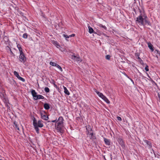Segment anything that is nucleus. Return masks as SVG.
<instances>
[{"mask_svg":"<svg viewBox=\"0 0 160 160\" xmlns=\"http://www.w3.org/2000/svg\"><path fill=\"white\" fill-rule=\"evenodd\" d=\"M140 15L136 18V22L137 24L140 25L145 26L144 21L145 18H148L145 15V13L142 12L140 10H139Z\"/></svg>","mask_w":160,"mask_h":160,"instance_id":"f257e3e1","label":"nucleus"},{"mask_svg":"<svg viewBox=\"0 0 160 160\" xmlns=\"http://www.w3.org/2000/svg\"><path fill=\"white\" fill-rule=\"evenodd\" d=\"M33 125L34 126V129L38 134L39 133V129L38 127L42 128L43 126V124L42 123L41 120H39L37 122V121L35 118H33Z\"/></svg>","mask_w":160,"mask_h":160,"instance_id":"f03ea898","label":"nucleus"},{"mask_svg":"<svg viewBox=\"0 0 160 160\" xmlns=\"http://www.w3.org/2000/svg\"><path fill=\"white\" fill-rule=\"evenodd\" d=\"M32 94L35 100L44 99V97L41 95H37V93L34 90H32L31 91Z\"/></svg>","mask_w":160,"mask_h":160,"instance_id":"7ed1b4c3","label":"nucleus"},{"mask_svg":"<svg viewBox=\"0 0 160 160\" xmlns=\"http://www.w3.org/2000/svg\"><path fill=\"white\" fill-rule=\"evenodd\" d=\"M63 126V124H57V125H56V128L58 132H60L61 133H63V130L62 129Z\"/></svg>","mask_w":160,"mask_h":160,"instance_id":"20e7f679","label":"nucleus"},{"mask_svg":"<svg viewBox=\"0 0 160 160\" xmlns=\"http://www.w3.org/2000/svg\"><path fill=\"white\" fill-rule=\"evenodd\" d=\"M19 61L23 63H24L26 60V58L25 57L24 53H20L19 56Z\"/></svg>","mask_w":160,"mask_h":160,"instance_id":"39448f33","label":"nucleus"},{"mask_svg":"<svg viewBox=\"0 0 160 160\" xmlns=\"http://www.w3.org/2000/svg\"><path fill=\"white\" fill-rule=\"evenodd\" d=\"M46 113V112H40V114L41 116V118L42 119L45 120H47L48 118H49L48 116H46L45 113Z\"/></svg>","mask_w":160,"mask_h":160,"instance_id":"423d86ee","label":"nucleus"},{"mask_svg":"<svg viewBox=\"0 0 160 160\" xmlns=\"http://www.w3.org/2000/svg\"><path fill=\"white\" fill-rule=\"evenodd\" d=\"M71 59L77 62H81L82 61L81 59L79 57H77L74 55L72 56Z\"/></svg>","mask_w":160,"mask_h":160,"instance_id":"0eeeda50","label":"nucleus"},{"mask_svg":"<svg viewBox=\"0 0 160 160\" xmlns=\"http://www.w3.org/2000/svg\"><path fill=\"white\" fill-rule=\"evenodd\" d=\"M86 133L87 135H88L90 132H91L92 131V128L90 125L86 126Z\"/></svg>","mask_w":160,"mask_h":160,"instance_id":"6e6552de","label":"nucleus"},{"mask_svg":"<svg viewBox=\"0 0 160 160\" xmlns=\"http://www.w3.org/2000/svg\"><path fill=\"white\" fill-rule=\"evenodd\" d=\"M64 120L63 118L62 117H59L57 121V123L59 124H63V121Z\"/></svg>","mask_w":160,"mask_h":160,"instance_id":"1a4fd4ad","label":"nucleus"},{"mask_svg":"<svg viewBox=\"0 0 160 160\" xmlns=\"http://www.w3.org/2000/svg\"><path fill=\"white\" fill-rule=\"evenodd\" d=\"M147 43L148 44V47L151 50V51L152 52L153 51V47L152 44L150 42H148Z\"/></svg>","mask_w":160,"mask_h":160,"instance_id":"9d476101","label":"nucleus"},{"mask_svg":"<svg viewBox=\"0 0 160 160\" xmlns=\"http://www.w3.org/2000/svg\"><path fill=\"white\" fill-rule=\"evenodd\" d=\"M16 44H17V47L18 48L20 54L23 53V52L22 51V48L21 47V45L19 44H18L17 43Z\"/></svg>","mask_w":160,"mask_h":160,"instance_id":"9b49d317","label":"nucleus"},{"mask_svg":"<svg viewBox=\"0 0 160 160\" xmlns=\"http://www.w3.org/2000/svg\"><path fill=\"white\" fill-rule=\"evenodd\" d=\"M144 142L145 143H146L147 145L148 146L149 148H152V144L150 142L148 141L147 140H144Z\"/></svg>","mask_w":160,"mask_h":160,"instance_id":"f8f14e48","label":"nucleus"},{"mask_svg":"<svg viewBox=\"0 0 160 160\" xmlns=\"http://www.w3.org/2000/svg\"><path fill=\"white\" fill-rule=\"evenodd\" d=\"M104 142L105 144L108 145H110V142L109 140L103 137Z\"/></svg>","mask_w":160,"mask_h":160,"instance_id":"ddd939ff","label":"nucleus"},{"mask_svg":"<svg viewBox=\"0 0 160 160\" xmlns=\"http://www.w3.org/2000/svg\"><path fill=\"white\" fill-rule=\"evenodd\" d=\"M43 107L44 108L47 110H48L50 108L49 104L48 103H44L43 105Z\"/></svg>","mask_w":160,"mask_h":160,"instance_id":"4468645a","label":"nucleus"},{"mask_svg":"<svg viewBox=\"0 0 160 160\" xmlns=\"http://www.w3.org/2000/svg\"><path fill=\"white\" fill-rule=\"evenodd\" d=\"M147 19V18H145L144 21L145 25L147 24L149 26H151V24L150 22Z\"/></svg>","mask_w":160,"mask_h":160,"instance_id":"2eb2a0df","label":"nucleus"},{"mask_svg":"<svg viewBox=\"0 0 160 160\" xmlns=\"http://www.w3.org/2000/svg\"><path fill=\"white\" fill-rule=\"evenodd\" d=\"M98 26L100 28H103V30H107V28L104 25H102L101 24L99 23L98 24Z\"/></svg>","mask_w":160,"mask_h":160,"instance_id":"dca6fc26","label":"nucleus"},{"mask_svg":"<svg viewBox=\"0 0 160 160\" xmlns=\"http://www.w3.org/2000/svg\"><path fill=\"white\" fill-rule=\"evenodd\" d=\"M53 44L55 45L58 48H59L60 47L59 44L56 41H53Z\"/></svg>","mask_w":160,"mask_h":160,"instance_id":"f3484780","label":"nucleus"},{"mask_svg":"<svg viewBox=\"0 0 160 160\" xmlns=\"http://www.w3.org/2000/svg\"><path fill=\"white\" fill-rule=\"evenodd\" d=\"M88 135H89L91 136L90 137V138L91 139H96L95 136L93 135V133L92 132H90V133H89Z\"/></svg>","mask_w":160,"mask_h":160,"instance_id":"a211bd4d","label":"nucleus"},{"mask_svg":"<svg viewBox=\"0 0 160 160\" xmlns=\"http://www.w3.org/2000/svg\"><path fill=\"white\" fill-rule=\"evenodd\" d=\"M97 93L98 95L101 98L103 99V98L105 96L103 94L100 92H99L98 91L96 92Z\"/></svg>","mask_w":160,"mask_h":160,"instance_id":"6ab92c4d","label":"nucleus"},{"mask_svg":"<svg viewBox=\"0 0 160 160\" xmlns=\"http://www.w3.org/2000/svg\"><path fill=\"white\" fill-rule=\"evenodd\" d=\"M64 93L67 95H69L70 93L68 91L67 89V88L65 87H64Z\"/></svg>","mask_w":160,"mask_h":160,"instance_id":"aec40b11","label":"nucleus"},{"mask_svg":"<svg viewBox=\"0 0 160 160\" xmlns=\"http://www.w3.org/2000/svg\"><path fill=\"white\" fill-rule=\"evenodd\" d=\"M88 32L90 33H92L94 32V30L93 28L89 26L88 27Z\"/></svg>","mask_w":160,"mask_h":160,"instance_id":"412c9836","label":"nucleus"},{"mask_svg":"<svg viewBox=\"0 0 160 160\" xmlns=\"http://www.w3.org/2000/svg\"><path fill=\"white\" fill-rule=\"evenodd\" d=\"M105 102H107V103H110V102L109 100L107 98L106 96H104V97L102 99Z\"/></svg>","mask_w":160,"mask_h":160,"instance_id":"4be33fe9","label":"nucleus"},{"mask_svg":"<svg viewBox=\"0 0 160 160\" xmlns=\"http://www.w3.org/2000/svg\"><path fill=\"white\" fill-rule=\"evenodd\" d=\"M14 75L17 77L18 78L19 77H20V76L18 74V73L16 71H14L13 72Z\"/></svg>","mask_w":160,"mask_h":160,"instance_id":"5701e85b","label":"nucleus"},{"mask_svg":"<svg viewBox=\"0 0 160 160\" xmlns=\"http://www.w3.org/2000/svg\"><path fill=\"white\" fill-rule=\"evenodd\" d=\"M50 64L52 66H55L56 67L58 64L54 62H50Z\"/></svg>","mask_w":160,"mask_h":160,"instance_id":"b1692460","label":"nucleus"},{"mask_svg":"<svg viewBox=\"0 0 160 160\" xmlns=\"http://www.w3.org/2000/svg\"><path fill=\"white\" fill-rule=\"evenodd\" d=\"M6 48L7 49H9V50L10 51V52L11 53V55H12L13 56H14V53H13V52H12V51L11 48H9V47L8 46H7V47H6Z\"/></svg>","mask_w":160,"mask_h":160,"instance_id":"393cba45","label":"nucleus"},{"mask_svg":"<svg viewBox=\"0 0 160 160\" xmlns=\"http://www.w3.org/2000/svg\"><path fill=\"white\" fill-rule=\"evenodd\" d=\"M56 67H57L58 69L60 71H61V72L62 71V68L59 65L57 64V66H56Z\"/></svg>","mask_w":160,"mask_h":160,"instance_id":"a878e982","label":"nucleus"},{"mask_svg":"<svg viewBox=\"0 0 160 160\" xmlns=\"http://www.w3.org/2000/svg\"><path fill=\"white\" fill-rule=\"evenodd\" d=\"M63 36L65 38H66V40L67 41H68V40L67 39V38H69V36H68L67 35H66V34H63Z\"/></svg>","mask_w":160,"mask_h":160,"instance_id":"bb28decb","label":"nucleus"},{"mask_svg":"<svg viewBox=\"0 0 160 160\" xmlns=\"http://www.w3.org/2000/svg\"><path fill=\"white\" fill-rule=\"evenodd\" d=\"M44 91L46 92H49L50 91L49 88L48 87H45L44 88Z\"/></svg>","mask_w":160,"mask_h":160,"instance_id":"cd10ccee","label":"nucleus"},{"mask_svg":"<svg viewBox=\"0 0 160 160\" xmlns=\"http://www.w3.org/2000/svg\"><path fill=\"white\" fill-rule=\"evenodd\" d=\"M18 79L19 80H20L21 81H22V82H24L25 81V79L24 78H22V77H21L20 76V77H19L18 78Z\"/></svg>","mask_w":160,"mask_h":160,"instance_id":"c85d7f7f","label":"nucleus"},{"mask_svg":"<svg viewBox=\"0 0 160 160\" xmlns=\"http://www.w3.org/2000/svg\"><path fill=\"white\" fill-rule=\"evenodd\" d=\"M22 37L26 39L28 38V34L27 33H24L22 36Z\"/></svg>","mask_w":160,"mask_h":160,"instance_id":"c756f323","label":"nucleus"},{"mask_svg":"<svg viewBox=\"0 0 160 160\" xmlns=\"http://www.w3.org/2000/svg\"><path fill=\"white\" fill-rule=\"evenodd\" d=\"M14 126H15V128L17 130H19V127H18L17 124H16L15 122H14Z\"/></svg>","mask_w":160,"mask_h":160,"instance_id":"7c9ffc66","label":"nucleus"},{"mask_svg":"<svg viewBox=\"0 0 160 160\" xmlns=\"http://www.w3.org/2000/svg\"><path fill=\"white\" fill-rule=\"evenodd\" d=\"M147 76H148V77L149 78V80H150V81H151V82H154L153 80L150 77V76L147 73Z\"/></svg>","mask_w":160,"mask_h":160,"instance_id":"2f4dec72","label":"nucleus"},{"mask_svg":"<svg viewBox=\"0 0 160 160\" xmlns=\"http://www.w3.org/2000/svg\"><path fill=\"white\" fill-rule=\"evenodd\" d=\"M50 82L51 83L53 84L54 86H56L55 84V82L52 79L51 80Z\"/></svg>","mask_w":160,"mask_h":160,"instance_id":"473e14b6","label":"nucleus"},{"mask_svg":"<svg viewBox=\"0 0 160 160\" xmlns=\"http://www.w3.org/2000/svg\"><path fill=\"white\" fill-rule=\"evenodd\" d=\"M145 69L146 71H149L148 66V65H146L145 68Z\"/></svg>","mask_w":160,"mask_h":160,"instance_id":"72a5a7b5","label":"nucleus"},{"mask_svg":"<svg viewBox=\"0 0 160 160\" xmlns=\"http://www.w3.org/2000/svg\"><path fill=\"white\" fill-rule=\"evenodd\" d=\"M106 58L107 60H109L110 58V56L109 55H107L106 56Z\"/></svg>","mask_w":160,"mask_h":160,"instance_id":"f704fd0d","label":"nucleus"},{"mask_svg":"<svg viewBox=\"0 0 160 160\" xmlns=\"http://www.w3.org/2000/svg\"><path fill=\"white\" fill-rule=\"evenodd\" d=\"M117 119L119 121H122L121 118L119 116H118L117 117Z\"/></svg>","mask_w":160,"mask_h":160,"instance_id":"c9c22d12","label":"nucleus"},{"mask_svg":"<svg viewBox=\"0 0 160 160\" xmlns=\"http://www.w3.org/2000/svg\"><path fill=\"white\" fill-rule=\"evenodd\" d=\"M135 56L136 57H139L140 54L139 53H136L135 54Z\"/></svg>","mask_w":160,"mask_h":160,"instance_id":"e433bc0d","label":"nucleus"},{"mask_svg":"<svg viewBox=\"0 0 160 160\" xmlns=\"http://www.w3.org/2000/svg\"><path fill=\"white\" fill-rule=\"evenodd\" d=\"M75 36V34H72L71 35H69V37L71 38L72 37H73Z\"/></svg>","mask_w":160,"mask_h":160,"instance_id":"4c0bfd02","label":"nucleus"},{"mask_svg":"<svg viewBox=\"0 0 160 160\" xmlns=\"http://www.w3.org/2000/svg\"><path fill=\"white\" fill-rule=\"evenodd\" d=\"M138 61L141 64H142L143 63V61L141 58L138 60Z\"/></svg>","mask_w":160,"mask_h":160,"instance_id":"58836bf2","label":"nucleus"},{"mask_svg":"<svg viewBox=\"0 0 160 160\" xmlns=\"http://www.w3.org/2000/svg\"><path fill=\"white\" fill-rule=\"evenodd\" d=\"M128 78H129L131 80V81L133 83H134V82L133 81L131 78L129 77H128Z\"/></svg>","mask_w":160,"mask_h":160,"instance_id":"ea45409f","label":"nucleus"},{"mask_svg":"<svg viewBox=\"0 0 160 160\" xmlns=\"http://www.w3.org/2000/svg\"><path fill=\"white\" fill-rule=\"evenodd\" d=\"M56 121H57V119H56V120L52 121H51V122H56Z\"/></svg>","mask_w":160,"mask_h":160,"instance_id":"a19ab883","label":"nucleus"},{"mask_svg":"<svg viewBox=\"0 0 160 160\" xmlns=\"http://www.w3.org/2000/svg\"><path fill=\"white\" fill-rule=\"evenodd\" d=\"M120 141V142L122 144H123V141L122 140H121Z\"/></svg>","mask_w":160,"mask_h":160,"instance_id":"79ce46f5","label":"nucleus"},{"mask_svg":"<svg viewBox=\"0 0 160 160\" xmlns=\"http://www.w3.org/2000/svg\"><path fill=\"white\" fill-rule=\"evenodd\" d=\"M137 59L138 60H140L141 58L139 57H138L137 58Z\"/></svg>","mask_w":160,"mask_h":160,"instance_id":"37998d69","label":"nucleus"},{"mask_svg":"<svg viewBox=\"0 0 160 160\" xmlns=\"http://www.w3.org/2000/svg\"><path fill=\"white\" fill-rule=\"evenodd\" d=\"M125 75L126 76V77H127L128 78V77H129L127 74H125Z\"/></svg>","mask_w":160,"mask_h":160,"instance_id":"c03bdc74","label":"nucleus"},{"mask_svg":"<svg viewBox=\"0 0 160 160\" xmlns=\"http://www.w3.org/2000/svg\"><path fill=\"white\" fill-rule=\"evenodd\" d=\"M48 122H50V121H48Z\"/></svg>","mask_w":160,"mask_h":160,"instance_id":"a18cd8bd","label":"nucleus"},{"mask_svg":"<svg viewBox=\"0 0 160 160\" xmlns=\"http://www.w3.org/2000/svg\"><path fill=\"white\" fill-rule=\"evenodd\" d=\"M0 160H2L0 159Z\"/></svg>","mask_w":160,"mask_h":160,"instance_id":"49530a36","label":"nucleus"}]
</instances>
